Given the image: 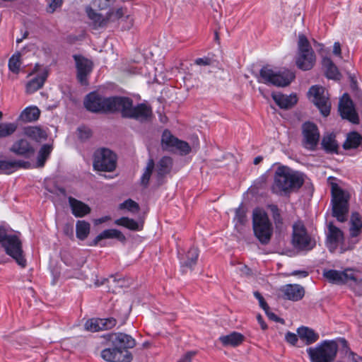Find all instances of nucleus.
Here are the masks:
<instances>
[{
	"instance_id": "obj_1",
	"label": "nucleus",
	"mask_w": 362,
	"mask_h": 362,
	"mask_svg": "<svg viewBox=\"0 0 362 362\" xmlns=\"http://www.w3.org/2000/svg\"><path fill=\"white\" fill-rule=\"evenodd\" d=\"M271 186L272 193L277 195L289 194L299 189L304 183L303 175L288 166L279 165L274 173Z\"/></svg>"
},
{
	"instance_id": "obj_2",
	"label": "nucleus",
	"mask_w": 362,
	"mask_h": 362,
	"mask_svg": "<svg viewBox=\"0 0 362 362\" xmlns=\"http://www.w3.org/2000/svg\"><path fill=\"white\" fill-rule=\"evenodd\" d=\"M338 351L335 340H323L315 346L306 349L310 362H334Z\"/></svg>"
},
{
	"instance_id": "obj_3",
	"label": "nucleus",
	"mask_w": 362,
	"mask_h": 362,
	"mask_svg": "<svg viewBox=\"0 0 362 362\" xmlns=\"http://www.w3.org/2000/svg\"><path fill=\"white\" fill-rule=\"evenodd\" d=\"M252 228L255 236L262 245H267L273 234L272 224L267 213L255 209L252 213Z\"/></svg>"
},
{
	"instance_id": "obj_4",
	"label": "nucleus",
	"mask_w": 362,
	"mask_h": 362,
	"mask_svg": "<svg viewBox=\"0 0 362 362\" xmlns=\"http://www.w3.org/2000/svg\"><path fill=\"white\" fill-rule=\"evenodd\" d=\"M325 234L326 246L331 252H335L339 246H340L341 253L352 250L358 243V240L349 239L347 244H346L344 243V232L339 228L334 226L333 222H329L327 224V230Z\"/></svg>"
},
{
	"instance_id": "obj_5",
	"label": "nucleus",
	"mask_w": 362,
	"mask_h": 362,
	"mask_svg": "<svg viewBox=\"0 0 362 362\" xmlns=\"http://www.w3.org/2000/svg\"><path fill=\"white\" fill-rule=\"evenodd\" d=\"M295 74L290 70L276 71L269 66H263L259 71V81L276 86H287L294 79Z\"/></svg>"
},
{
	"instance_id": "obj_6",
	"label": "nucleus",
	"mask_w": 362,
	"mask_h": 362,
	"mask_svg": "<svg viewBox=\"0 0 362 362\" xmlns=\"http://www.w3.org/2000/svg\"><path fill=\"white\" fill-rule=\"evenodd\" d=\"M298 49L297 66L303 71L310 70L315 64L316 57L309 41L303 34L298 35Z\"/></svg>"
},
{
	"instance_id": "obj_7",
	"label": "nucleus",
	"mask_w": 362,
	"mask_h": 362,
	"mask_svg": "<svg viewBox=\"0 0 362 362\" xmlns=\"http://www.w3.org/2000/svg\"><path fill=\"white\" fill-rule=\"evenodd\" d=\"M332 216L339 222L344 223L347 220L349 211L348 198L343 189L337 184L332 186Z\"/></svg>"
},
{
	"instance_id": "obj_8",
	"label": "nucleus",
	"mask_w": 362,
	"mask_h": 362,
	"mask_svg": "<svg viewBox=\"0 0 362 362\" xmlns=\"http://www.w3.org/2000/svg\"><path fill=\"white\" fill-rule=\"evenodd\" d=\"M292 245L298 251L308 252L315 247L316 241L303 223H296L293 226Z\"/></svg>"
},
{
	"instance_id": "obj_9",
	"label": "nucleus",
	"mask_w": 362,
	"mask_h": 362,
	"mask_svg": "<svg viewBox=\"0 0 362 362\" xmlns=\"http://www.w3.org/2000/svg\"><path fill=\"white\" fill-rule=\"evenodd\" d=\"M117 156L111 150L101 148L93 154V168L98 171L112 172L116 168Z\"/></svg>"
},
{
	"instance_id": "obj_10",
	"label": "nucleus",
	"mask_w": 362,
	"mask_h": 362,
	"mask_svg": "<svg viewBox=\"0 0 362 362\" xmlns=\"http://www.w3.org/2000/svg\"><path fill=\"white\" fill-rule=\"evenodd\" d=\"M6 253L15 259L21 267L26 266V259L23 255L22 243L16 235H10L2 245Z\"/></svg>"
},
{
	"instance_id": "obj_11",
	"label": "nucleus",
	"mask_w": 362,
	"mask_h": 362,
	"mask_svg": "<svg viewBox=\"0 0 362 362\" xmlns=\"http://www.w3.org/2000/svg\"><path fill=\"white\" fill-rule=\"evenodd\" d=\"M308 94L309 99L318 107L320 113H329L331 103L325 88L317 85L313 86Z\"/></svg>"
},
{
	"instance_id": "obj_12",
	"label": "nucleus",
	"mask_w": 362,
	"mask_h": 362,
	"mask_svg": "<svg viewBox=\"0 0 362 362\" xmlns=\"http://www.w3.org/2000/svg\"><path fill=\"white\" fill-rule=\"evenodd\" d=\"M303 145L310 151H315L320 141V132L317 125L310 122L303 124Z\"/></svg>"
},
{
	"instance_id": "obj_13",
	"label": "nucleus",
	"mask_w": 362,
	"mask_h": 362,
	"mask_svg": "<svg viewBox=\"0 0 362 362\" xmlns=\"http://www.w3.org/2000/svg\"><path fill=\"white\" fill-rule=\"evenodd\" d=\"M74 59L76 63L77 71L76 77L82 86H88V77L93 70V62L81 55H74Z\"/></svg>"
},
{
	"instance_id": "obj_14",
	"label": "nucleus",
	"mask_w": 362,
	"mask_h": 362,
	"mask_svg": "<svg viewBox=\"0 0 362 362\" xmlns=\"http://www.w3.org/2000/svg\"><path fill=\"white\" fill-rule=\"evenodd\" d=\"M107 340L112 345L117 346L124 353L129 352L136 345L135 339L130 335L122 333H112L107 335Z\"/></svg>"
},
{
	"instance_id": "obj_15",
	"label": "nucleus",
	"mask_w": 362,
	"mask_h": 362,
	"mask_svg": "<svg viewBox=\"0 0 362 362\" xmlns=\"http://www.w3.org/2000/svg\"><path fill=\"white\" fill-rule=\"evenodd\" d=\"M105 106V111L126 113L131 110L132 100L129 98L123 96L109 97L106 99Z\"/></svg>"
},
{
	"instance_id": "obj_16",
	"label": "nucleus",
	"mask_w": 362,
	"mask_h": 362,
	"mask_svg": "<svg viewBox=\"0 0 362 362\" xmlns=\"http://www.w3.org/2000/svg\"><path fill=\"white\" fill-rule=\"evenodd\" d=\"M104 349L100 353V356L107 362H131L132 355L130 352L124 353L117 346H112Z\"/></svg>"
},
{
	"instance_id": "obj_17",
	"label": "nucleus",
	"mask_w": 362,
	"mask_h": 362,
	"mask_svg": "<svg viewBox=\"0 0 362 362\" xmlns=\"http://www.w3.org/2000/svg\"><path fill=\"white\" fill-rule=\"evenodd\" d=\"M106 99L107 98L103 97L98 92L93 91L86 96L84 106L88 111L93 112L105 111Z\"/></svg>"
},
{
	"instance_id": "obj_18",
	"label": "nucleus",
	"mask_w": 362,
	"mask_h": 362,
	"mask_svg": "<svg viewBox=\"0 0 362 362\" xmlns=\"http://www.w3.org/2000/svg\"><path fill=\"white\" fill-rule=\"evenodd\" d=\"M282 298L291 301H298L305 295L304 288L298 284H286L280 288Z\"/></svg>"
},
{
	"instance_id": "obj_19",
	"label": "nucleus",
	"mask_w": 362,
	"mask_h": 362,
	"mask_svg": "<svg viewBox=\"0 0 362 362\" xmlns=\"http://www.w3.org/2000/svg\"><path fill=\"white\" fill-rule=\"evenodd\" d=\"M10 151L17 156L29 158L34 153L35 150L28 140L21 139L13 143L10 148Z\"/></svg>"
},
{
	"instance_id": "obj_20",
	"label": "nucleus",
	"mask_w": 362,
	"mask_h": 362,
	"mask_svg": "<svg viewBox=\"0 0 362 362\" xmlns=\"http://www.w3.org/2000/svg\"><path fill=\"white\" fill-rule=\"evenodd\" d=\"M272 97L280 108L285 110L291 108L298 101L297 95L294 93L285 95L279 92L272 93Z\"/></svg>"
},
{
	"instance_id": "obj_21",
	"label": "nucleus",
	"mask_w": 362,
	"mask_h": 362,
	"mask_svg": "<svg viewBox=\"0 0 362 362\" xmlns=\"http://www.w3.org/2000/svg\"><path fill=\"white\" fill-rule=\"evenodd\" d=\"M113 238H115L122 243H124L126 241L125 235L120 230L112 228L102 231L93 240L89 245L97 246L102 240Z\"/></svg>"
},
{
	"instance_id": "obj_22",
	"label": "nucleus",
	"mask_w": 362,
	"mask_h": 362,
	"mask_svg": "<svg viewBox=\"0 0 362 362\" xmlns=\"http://www.w3.org/2000/svg\"><path fill=\"white\" fill-rule=\"evenodd\" d=\"M68 201L71 210V213L76 218L84 217L89 214L91 211V209L88 204L76 199V198L69 197L68 198Z\"/></svg>"
},
{
	"instance_id": "obj_23",
	"label": "nucleus",
	"mask_w": 362,
	"mask_h": 362,
	"mask_svg": "<svg viewBox=\"0 0 362 362\" xmlns=\"http://www.w3.org/2000/svg\"><path fill=\"white\" fill-rule=\"evenodd\" d=\"M321 148L326 153H339V145L336 140L334 133H327L323 135L321 140Z\"/></svg>"
},
{
	"instance_id": "obj_24",
	"label": "nucleus",
	"mask_w": 362,
	"mask_h": 362,
	"mask_svg": "<svg viewBox=\"0 0 362 362\" xmlns=\"http://www.w3.org/2000/svg\"><path fill=\"white\" fill-rule=\"evenodd\" d=\"M362 231V218L358 212H353L349 221V239L354 240L360 235Z\"/></svg>"
},
{
	"instance_id": "obj_25",
	"label": "nucleus",
	"mask_w": 362,
	"mask_h": 362,
	"mask_svg": "<svg viewBox=\"0 0 362 362\" xmlns=\"http://www.w3.org/2000/svg\"><path fill=\"white\" fill-rule=\"evenodd\" d=\"M48 76L46 70H44L36 77L30 80L26 84L25 91L28 94H32L41 88L45 83Z\"/></svg>"
},
{
	"instance_id": "obj_26",
	"label": "nucleus",
	"mask_w": 362,
	"mask_h": 362,
	"mask_svg": "<svg viewBox=\"0 0 362 362\" xmlns=\"http://www.w3.org/2000/svg\"><path fill=\"white\" fill-rule=\"evenodd\" d=\"M298 337L305 341L306 345H310L316 342L319 338V334L317 333L314 329L302 326L297 329Z\"/></svg>"
},
{
	"instance_id": "obj_27",
	"label": "nucleus",
	"mask_w": 362,
	"mask_h": 362,
	"mask_svg": "<svg viewBox=\"0 0 362 362\" xmlns=\"http://www.w3.org/2000/svg\"><path fill=\"white\" fill-rule=\"evenodd\" d=\"M244 339L245 337L242 334L237 332H233L229 334L221 336L219 337V341L225 346H230L235 347L242 344Z\"/></svg>"
},
{
	"instance_id": "obj_28",
	"label": "nucleus",
	"mask_w": 362,
	"mask_h": 362,
	"mask_svg": "<svg viewBox=\"0 0 362 362\" xmlns=\"http://www.w3.org/2000/svg\"><path fill=\"white\" fill-rule=\"evenodd\" d=\"M362 145V136L357 132L353 131L347 134L346 139L342 146L345 150L356 149Z\"/></svg>"
},
{
	"instance_id": "obj_29",
	"label": "nucleus",
	"mask_w": 362,
	"mask_h": 362,
	"mask_svg": "<svg viewBox=\"0 0 362 362\" xmlns=\"http://www.w3.org/2000/svg\"><path fill=\"white\" fill-rule=\"evenodd\" d=\"M173 161L170 156L162 157L157 163L156 173L158 178H162L170 173L173 168Z\"/></svg>"
},
{
	"instance_id": "obj_30",
	"label": "nucleus",
	"mask_w": 362,
	"mask_h": 362,
	"mask_svg": "<svg viewBox=\"0 0 362 362\" xmlns=\"http://www.w3.org/2000/svg\"><path fill=\"white\" fill-rule=\"evenodd\" d=\"M86 13L94 28L105 27L108 23V17L98 13L92 8H87Z\"/></svg>"
},
{
	"instance_id": "obj_31",
	"label": "nucleus",
	"mask_w": 362,
	"mask_h": 362,
	"mask_svg": "<svg viewBox=\"0 0 362 362\" xmlns=\"http://www.w3.org/2000/svg\"><path fill=\"white\" fill-rule=\"evenodd\" d=\"M199 257V250L197 248L192 247L187 251L185 258L180 259V263L182 267L192 268L197 262Z\"/></svg>"
},
{
	"instance_id": "obj_32",
	"label": "nucleus",
	"mask_w": 362,
	"mask_h": 362,
	"mask_svg": "<svg viewBox=\"0 0 362 362\" xmlns=\"http://www.w3.org/2000/svg\"><path fill=\"white\" fill-rule=\"evenodd\" d=\"M338 109L339 113H356L353 101L347 93L339 98Z\"/></svg>"
},
{
	"instance_id": "obj_33",
	"label": "nucleus",
	"mask_w": 362,
	"mask_h": 362,
	"mask_svg": "<svg viewBox=\"0 0 362 362\" xmlns=\"http://www.w3.org/2000/svg\"><path fill=\"white\" fill-rule=\"evenodd\" d=\"M25 134L37 142L45 140L47 138L46 132L38 127H28L25 128Z\"/></svg>"
},
{
	"instance_id": "obj_34",
	"label": "nucleus",
	"mask_w": 362,
	"mask_h": 362,
	"mask_svg": "<svg viewBox=\"0 0 362 362\" xmlns=\"http://www.w3.org/2000/svg\"><path fill=\"white\" fill-rule=\"evenodd\" d=\"M178 138L172 134L170 130L165 129L161 136V145L164 150L173 151Z\"/></svg>"
},
{
	"instance_id": "obj_35",
	"label": "nucleus",
	"mask_w": 362,
	"mask_h": 362,
	"mask_svg": "<svg viewBox=\"0 0 362 362\" xmlns=\"http://www.w3.org/2000/svg\"><path fill=\"white\" fill-rule=\"evenodd\" d=\"M90 225L84 220H78L76 223V238L81 240L87 238L90 233Z\"/></svg>"
},
{
	"instance_id": "obj_36",
	"label": "nucleus",
	"mask_w": 362,
	"mask_h": 362,
	"mask_svg": "<svg viewBox=\"0 0 362 362\" xmlns=\"http://www.w3.org/2000/svg\"><path fill=\"white\" fill-rule=\"evenodd\" d=\"M115 224L117 226H124L129 230L139 231L142 229V225H140L137 221L128 217H121L115 221Z\"/></svg>"
},
{
	"instance_id": "obj_37",
	"label": "nucleus",
	"mask_w": 362,
	"mask_h": 362,
	"mask_svg": "<svg viewBox=\"0 0 362 362\" xmlns=\"http://www.w3.org/2000/svg\"><path fill=\"white\" fill-rule=\"evenodd\" d=\"M53 147L50 144H44L40 148L37 156V165L38 167H43L47 159L52 151Z\"/></svg>"
},
{
	"instance_id": "obj_38",
	"label": "nucleus",
	"mask_w": 362,
	"mask_h": 362,
	"mask_svg": "<svg viewBox=\"0 0 362 362\" xmlns=\"http://www.w3.org/2000/svg\"><path fill=\"white\" fill-rule=\"evenodd\" d=\"M25 163L21 160H0V170L6 174L12 173L18 167H21Z\"/></svg>"
},
{
	"instance_id": "obj_39",
	"label": "nucleus",
	"mask_w": 362,
	"mask_h": 362,
	"mask_svg": "<svg viewBox=\"0 0 362 362\" xmlns=\"http://www.w3.org/2000/svg\"><path fill=\"white\" fill-rule=\"evenodd\" d=\"M323 66L325 68V74L328 78L338 79L339 72L337 67L334 64L330 59L326 58L323 59Z\"/></svg>"
},
{
	"instance_id": "obj_40",
	"label": "nucleus",
	"mask_w": 362,
	"mask_h": 362,
	"mask_svg": "<svg viewBox=\"0 0 362 362\" xmlns=\"http://www.w3.org/2000/svg\"><path fill=\"white\" fill-rule=\"evenodd\" d=\"M323 276L332 284H342V272L335 269L325 270Z\"/></svg>"
},
{
	"instance_id": "obj_41",
	"label": "nucleus",
	"mask_w": 362,
	"mask_h": 362,
	"mask_svg": "<svg viewBox=\"0 0 362 362\" xmlns=\"http://www.w3.org/2000/svg\"><path fill=\"white\" fill-rule=\"evenodd\" d=\"M154 166L155 163L153 159L152 158H149L148 160L147 165L145 168L144 172L141 177V183L144 187H147L149 183V180L153 173Z\"/></svg>"
},
{
	"instance_id": "obj_42",
	"label": "nucleus",
	"mask_w": 362,
	"mask_h": 362,
	"mask_svg": "<svg viewBox=\"0 0 362 362\" xmlns=\"http://www.w3.org/2000/svg\"><path fill=\"white\" fill-rule=\"evenodd\" d=\"M268 209L272 212V218L274 220L276 228L281 230L283 226V218L281 217L278 206L276 204H269L268 205Z\"/></svg>"
},
{
	"instance_id": "obj_43",
	"label": "nucleus",
	"mask_w": 362,
	"mask_h": 362,
	"mask_svg": "<svg viewBox=\"0 0 362 362\" xmlns=\"http://www.w3.org/2000/svg\"><path fill=\"white\" fill-rule=\"evenodd\" d=\"M77 136L81 142L88 141L93 136V131L86 125H81L77 128Z\"/></svg>"
},
{
	"instance_id": "obj_44",
	"label": "nucleus",
	"mask_w": 362,
	"mask_h": 362,
	"mask_svg": "<svg viewBox=\"0 0 362 362\" xmlns=\"http://www.w3.org/2000/svg\"><path fill=\"white\" fill-rule=\"evenodd\" d=\"M21 54L19 52L13 54L8 60V69L15 74H18L21 66Z\"/></svg>"
},
{
	"instance_id": "obj_45",
	"label": "nucleus",
	"mask_w": 362,
	"mask_h": 362,
	"mask_svg": "<svg viewBox=\"0 0 362 362\" xmlns=\"http://www.w3.org/2000/svg\"><path fill=\"white\" fill-rule=\"evenodd\" d=\"M118 208L120 210L127 209L133 214L139 212L140 209L139 204L132 199H128L119 204Z\"/></svg>"
},
{
	"instance_id": "obj_46",
	"label": "nucleus",
	"mask_w": 362,
	"mask_h": 362,
	"mask_svg": "<svg viewBox=\"0 0 362 362\" xmlns=\"http://www.w3.org/2000/svg\"><path fill=\"white\" fill-rule=\"evenodd\" d=\"M17 127V124L14 122L0 124V138L11 135L16 132Z\"/></svg>"
},
{
	"instance_id": "obj_47",
	"label": "nucleus",
	"mask_w": 362,
	"mask_h": 362,
	"mask_svg": "<svg viewBox=\"0 0 362 362\" xmlns=\"http://www.w3.org/2000/svg\"><path fill=\"white\" fill-rule=\"evenodd\" d=\"M100 318H92L87 320L84 325V327L87 331L92 332H98L102 330Z\"/></svg>"
},
{
	"instance_id": "obj_48",
	"label": "nucleus",
	"mask_w": 362,
	"mask_h": 362,
	"mask_svg": "<svg viewBox=\"0 0 362 362\" xmlns=\"http://www.w3.org/2000/svg\"><path fill=\"white\" fill-rule=\"evenodd\" d=\"M174 148L179 151L181 155H187L191 151V147L189 144L185 141L177 139L174 146Z\"/></svg>"
},
{
	"instance_id": "obj_49",
	"label": "nucleus",
	"mask_w": 362,
	"mask_h": 362,
	"mask_svg": "<svg viewBox=\"0 0 362 362\" xmlns=\"http://www.w3.org/2000/svg\"><path fill=\"white\" fill-rule=\"evenodd\" d=\"M351 269H346L342 272V284L346 283L348 280L353 281L355 284H359L362 279L358 280L354 272H349Z\"/></svg>"
},
{
	"instance_id": "obj_50",
	"label": "nucleus",
	"mask_w": 362,
	"mask_h": 362,
	"mask_svg": "<svg viewBox=\"0 0 362 362\" xmlns=\"http://www.w3.org/2000/svg\"><path fill=\"white\" fill-rule=\"evenodd\" d=\"M102 330L110 329L116 326L117 320L114 317L100 318Z\"/></svg>"
},
{
	"instance_id": "obj_51",
	"label": "nucleus",
	"mask_w": 362,
	"mask_h": 362,
	"mask_svg": "<svg viewBox=\"0 0 362 362\" xmlns=\"http://www.w3.org/2000/svg\"><path fill=\"white\" fill-rule=\"evenodd\" d=\"M115 1V0H94L93 5L100 10H105L112 6Z\"/></svg>"
},
{
	"instance_id": "obj_52",
	"label": "nucleus",
	"mask_w": 362,
	"mask_h": 362,
	"mask_svg": "<svg viewBox=\"0 0 362 362\" xmlns=\"http://www.w3.org/2000/svg\"><path fill=\"white\" fill-rule=\"evenodd\" d=\"M152 112L151 107L148 102H144L137 105L134 108L132 113H151Z\"/></svg>"
},
{
	"instance_id": "obj_53",
	"label": "nucleus",
	"mask_w": 362,
	"mask_h": 362,
	"mask_svg": "<svg viewBox=\"0 0 362 362\" xmlns=\"http://www.w3.org/2000/svg\"><path fill=\"white\" fill-rule=\"evenodd\" d=\"M62 0H49L47 11L50 13H54L62 6Z\"/></svg>"
},
{
	"instance_id": "obj_54",
	"label": "nucleus",
	"mask_w": 362,
	"mask_h": 362,
	"mask_svg": "<svg viewBox=\"0 0 362 362\" xmlns=\"http://www.w3.org/2000/svg\"><path fill=\"white\" fill-rule=\"evenodd\" d=\"M298 334L296 335L293 332H288L285 335V339L288 343L291 344L293 346H295L298 341Z\"/></svg>"
},
{
	"instance_id": "obj_55",
	"label": "nucleus",
	"mask_w": 362,
	"mask_h": 362,
	"mask_svg": "<svg viewBox=\"0 0 362 362\" xmlns=\"http://www.w3.org/2000/svg\"><path fill=\"white\" fill-rule=\"evenodd\" d=\"M264 312L269 320L276 322H281V324L284 322V320L282 318L278 317L275 313L270 311L269 308L264 310Z\"/></svg>"
},
{
	"instance_id": "obj_56",
	"label": "nucleus",
	"mask_w": 362,
	"mask_h": 362,
	"mask_svg": "<svg viewBox=\"0 0 362 362\" xmlns=\"http://www.w3.org/2000/svg\"><path fill=\"white\" fill-rule=\"evenodd\" d=\"M254 296L258 300L259 306L264 310L269 308V305L264 300V297L258 291L254 292Z\"/></svg>"
},
{
	"instance_id": "obj_57",
	"label": "nucleus",
	"mask_w": 362,
	"mask_h": 362,
	"mask_svg": "<svg viewBox=\"0 0 362 362\" xmlns=\"http://www.w3.org/2000/svg\"><path fill=\"white\" fill-rule=\"evenodd\" d=\"M341 118L347 119L352 124H358L360 122L359 115H340Z\"/></svg>"
},
{
	"instance_id": "obj_58",
	"label": "nucleus",
	"mask_w": 362,
	"mask_h": 362,
	"mask_svg": "<svg viewBox=\"0 0 362 362\" xmlns=\"http://www.w3.org/2000/svg\"><path fill=\"white\" fill-rule=\"evenodd\" d=\"M40 115H20V119L25 122H35L37 121Z\"/></svg>"
},
{
	"instance_id": "obj_59",
	"label": "nucleus",
	"mask_w": 362,
	"mask_h": 362,
	"mask_svg": "<svg viewBox=\"0 0 362 362\" xmlns=\"http://www.w3.org/2000/svg\"><path fill=\"white\" fill-rule=\"evenodd\" d=\"M235 218L240 224H243L245 221V214L240 208L237 209L235 211Z\"/></svg>"
},
{
	"instance_id": "obj_60",
	"label": "nucleus",
	"mask_w": 362,
	"mask_h": 362,
	"mask_svg": "<svg viewBox=\"0 0 362 362\" xmlns=\"http://www.w3.org/2000/svg\"><path fill=\"white\" fill-rule=\"evenodd\" d=\"M195 355L194 351H188L177 362H192V357Z\"/></svg>"
},
{
	"instance_id": "obj_61",
	"label": "nucleus",
	"mask_w": 362,
	"mask_h": 362,
	"mask_svg": "<svg viewBox=\"0 0 362 362\" xmlns=\"http://www.w3.org/2000/svg\"><path fill=\"white\" fill-rule=\"evenodd\" d=\"M211 63V59H209L208 57L197 58L195 60V64L197 65H201V66L210 65Z\"/></svg>"
},
{
	"instance_id": "obj_62",
	"label": "nucleus",
	"mask_w": 362,
	"mask_h": 362,
	"mask_svg": "<svg viewBox=\"0 0 362 362\" xmlns=\"http://www.w3.org/2000/svg\"><path fill=\"white\" fill-rule=\"evenodd\" d=\"M21 113H40V110L35 105L26 107Z\"/></svg>"
},
{
	"instance_id": "obj_63",
	"label": "nucleus",
	"mask_w": 362,
	"mask_h": 362,
	"mask_svg": "<svg viewBox=\"0 0 362 362\" xmlns=\"http://www.w3.org/2000/svg\"><path fill=\"white\" fill-rule=\"evenodd\" d=\"M63 231L66 236H69L70 238H72L74 236V229L71 225H65Z\"/></svg>"
},
{
	"instance_id": "obj_64",
	"label": "nucleus",
	"mask_w": 362,
	"mask_h": 362,
	"mask_svg": "<svg viewBox=\"0 0 362 362\" xmlns=\"http://www.w3.org/2000/svg\"><path fill=\"white\" fill-rule=\"evenodd\" d=\"M10 235L7 233L6 230L4 227H0V243H1V245Z\"/></svg>"
}]
</instances>
